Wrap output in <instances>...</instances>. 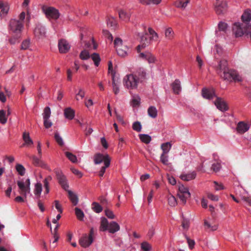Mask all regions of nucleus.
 <instances>
[{"instance_id": "11", "label": "nucleus", "mask_w": 251, "mask_h": 251, "mask_svg": "<svg viewBox=\"0 0 251 251\" xmlns=\"http://www.w3.org/2000/svg\"><path fill=\"white\" fill-rule=\"evenodd\" d=\"M34 33L35 36L38 38H43L46 34L45 28L41 25L38 24L34 29Z\"/></svg>"}, {"instance_id": "48", "label": "nucleus", "mask_w": 251, "mask_h": 251, "mask_svg": "<svg viewBox=\"0 0 251 251\" xmlns=\"http://www.w3.org/2000/svg\"><path fill=\"white\" fill-rule=\"evenodd\" d=\"M141 248L143 251H150L151 249V245L146 241L141 243Z\"/></svg>"}, {"instance_id": "54", "label": "nucleus", "mask_w": 251, "mask_h": 251, "mask_svg": "<svg viewBox=\"0 0 251 251\" xmlns=\"http://www.w3.org/2000/svg\"><path fill=\"white\" fill-rule=\"evenodd\" d=\"M148 31L151 35V37H150V39L151 40H156L158 38V34L157 33L151 28L149 27L148 28Z\"/></svg>"}, {"instance_id": "1", "label": "nucleus", "mask_w": 251, "mask_h": 251, "mask_svg": "<svg viewBox=\"0 0 251 251\" xmlns=\"http://www.w3.org/2000/svg\"><path fill=\"white\" fill-rule=\"evenodd\" d=\"M216 70L217 73L224 80L229 81L234 80L235 82L242 81L241 77L235 70L228 68L227 61L225 59L219 62Z\"/></svg>"}, {"instance_id": "53", "label": "nucleus", "mask_w": 251, "mask_h": 251, "mask_svg": "<svg viewBox=\"0 0 251 251\" xmlns=\"http://www.w3.org/2000/svg\"><path fill=\"white\" fill-rule=\"evenodd\" d=\"M132 128L134 130L140 132L142 129L141 123L139 122H135L133 124Z\"/></svg>"}, {"instance_id": "58", "label": "nucleus", "mask_w": 251, "mask_h": 251, "mask_svg": "<svg viewBox=\"0 0 251 251\" xmlns=\"http://www.w3.org/2000/svg\"><path fill=\"white\" fill-rule=\"evenodd\" d=\"M105 215L109 219H113L115 218V215L113 212L109 209L105 210Z\"/></svg>"}, {"instance_id": "44", "label": "nucleus", "mask_w": 251, "mask_h": 251, "mask_svg": "<svg viewBox=\"0 0 251 251\" xmlns=\"http://www.w3.org/2000/svg\"><path fill=\"white\" fill-rule=\"evenodd\" d=\"M16 169L20 176H23L25 175V169L22 165L20 164H17L16 165Z\"/></svg>"}, {"instance_id": "59", "label": "nucleus", "mask_w": 251, "mask_h": 251, "mask_svg": "<svg viewBox=\"0 0 251 251\" xmlns=\"http://www.w3.org/2000/svg\"><path fill=\"white\" fill-rule=\"evenodd\" d=\"M78 96H79L81 98V99H83L84 97V96H85V91L82 89L80 88L79 89V91H78V93H77L76 95L75 99L77 100H79Z\"/></svg>"}, {"instance_id": "32", "label": "nucleus", "mask_w": 251, "mask_h": 251, "mask_svg": "<svg viewBox=\"0 0 251 251\" xmlns=\"http://www.w3.org/2000/svg\"><path fill=\"white\" fill-rule=\"evenodd\" d=\"M110 163V159H108L107 158H106V159L104 160V166L101 168L99 172L100 176L102 177L103 176L105 172L106 168H108L109 166Z\"/></svg>"}, {"instance_id": "45", "label": "nucleus", "mask_w": 251, "mask_h": 251, "mask_svg": "<svg viewBox=\"0 0 251 251\" xmlns=\"http://www.w3.org/2000/svg\"><path fill=\"white\" fill-rule=\"evenodd\" d=\"M171 144L170 143L167 142L165 143H163L161 145V149L163 151L162 153L167 154L169 152L170 150L171 149Z\"/></svg>"}, {"instance_id": "17", "label": "nucleus", "mask_w": 251, "mask_h": 251, "mask_svg": "<svg viewBox=\"0 0 251 251\" xmlns=\"http://www.w3.org/2000/svg\"><path fill=\"white\" fill-rule=\"evenodd\" d=\"M227 10V3L226 2H222L221 4L217 5L215 7V11L217 14H223Z\"/></svg>"}, {"instance_id": "39", "label": "nucleus", "mask_w": 251, "mask_h": 251, "mask_svg": "<svg viewBox=\"0 0 251 251\" xmlns=\"http://www.w3.org/2000/svg\"><path fill=\"white\" fill-rule=\"evenodd\" d=\"M0 9L3 13L7 14L9 10V6L7 2L0 1Z\"/></svg>"}, {"instance_id": "50", "label": "nucleus", "mask_w": 251, "mask_h": 251, "mask_svg": "<svg viewBox=\"0 0 251 251\" xmlns=\"http://www.w3.org/2000/svg\"><path fill=\"white\" fill-rule=\"evenodd\" d=\"M5 112L3 110H0V122L2 124H5L7 122Z\"/></svg>"}, {"instance_id": "5", "label": "nucleus", "mask_w": 251, "mask_h": 251, "mask_svg": "<svg viewBox=\"0 0 251 251\" xmlns=\"http://www.w3.org/2000/svg\"><path fill=\"white\" fill-rule=\"evenodd\" d=\"M54 172L55 174L56 179L59 184L63 189L65 191H67L69 188V184L66 176L60 170L55 169Z\"/></svg>"}, {"instance_id": "10", "label": "nucleus", "mask_w": 251, "mask_h": 251, "mask_svg": "<svg viewBox=\"0 0 251 251\" xmlns=\"http://www.w3.org/2000/svg\"><path fill=\"white\" fill-rule=\"evenodd\" d=\"M17 183L19 188V194L26 198L27 194L30 193V190L26 187L23 181H18Z\"/></svg>"}, {"instance_id": "13", "label": "nucleus", "mask_w": 251, "mask_h": 251, "mask_svg": "<svg viewBox=\"0 0 251 251\" xmlns=\"http://www.w3.org/2000/svg\"><path fill=\"white\" fill-rule=\"evenodd\" d=\"M214 104L217 108L222 111H226L228 109V107L226 102L220 98H217Z\"/></svg>"}, {"instance_id": "2", "label": "nucleus", "mask_w": 251, "mask_h": 251, "mask_svg": "<svg viewBox=\"0 0 251 251\" xmlns=\"http://www.w3.org/2000/svg\"><path fill=\"white\" fill-rule=\"evenodd\" d=\"M25 17V12H22L19 16V20L11 19L9 24L10 30L17 35L20 34L23 28Z\"/></svg>"}, {"instance_id": "49", "label": "nucleus", "mask_w": 251, "mask_h": 251, "mask_svg": "<svg viewBox=\"0 0 251 251\" xmlns=\"http://www.w3.org/2000/svg\"><path fill=\"white\" fill-rule=\"evenodd\" d=\"M30 44V40L28 39L24 40L21 44V50H25L28 49Z\"/></svg>"}, {"instance_id": "7", "label": "nucleus", "mask_w": 251, "mask_h": 251, "mask_svg": "<svg viewBox=\"0 0 251 251\" xmlns=\"http://www.w3.org/2000/svg\"><path fill=\"white\" fill-rule=\"evenodd\" d=\"M177 196L183 204H185L187 200L190 197L191 194L187 187L182 184H180L178 186Z\"/></svg>"}, {"instance_id": "29", "label": "nucleus", "mask_w": 251, "mask_h": 251, "mask_svg": "<svg viewBox=\"0 0 251 251\" xmlns=\"http://www.w3.org/2000/svg\"><path fill=\"white\" fill-rule=\"evenodd\" d=\"M190 1V0H179L175 3V5L177 8L184 9Z\"/></svg>"}, {"instance_id": "16", "label": "nucleus", "mask_w": 251, "mask_h": 251, "mask_svg": "<svg viewBox=\"0 0 251 251\" xmlns=\"http://www.w3.org/2000/svg\"><path fill=\"white\" fill-rule=\"evenodd\" d=\"M249 128L250 126L248 124L244 122H240L237 125L236 129L239 133L243 134L248 131Z\"/></svg>"}, {"instance_id": "35", "label": "nucleus", "mask_w": 251, "mask_h": 251, "mask_svg": "<svg viewBox=\"0 0 251 251\" xmlns=\"http://www.w3.org/2000/svg\"><path fill=\"white\" fill-rule=\"evenodd\" d=\"M168 204L172 207L175 206L177 204V201L176 198L171 194H169L167 197Z\"/></svg>"}, {"instance_id": "18", "label": "nucleus", "mask_w": 251, "mask_h": 251, "mask_svg": "<svg viewBox=\"0 0 251 251\" xmlns=\"http://www.w3.org/2000/svg\"><path fill=\"white\" fill-rule=\"evenodd\" d=\"M107 158L108 159H110L109 156L108 155H103L100 153L96 154L94 156V162L96 164H100L102 161L104 162V160Z\"/></svg>"}, {"instance_id": "52", "label": "nucleus", "mask_w": 251, "mask_h": 251, "mask_svg": "<svg viewBox=\"0 0 251 251\" xmlns=\"http://www.w3.org/2000/svg\"><path fill=\"white\" fill-rule=\"evenodd\" d=\"M54 138L55 139V141L59 146H62L64 145V142L62 137L59 135V134L57 132L55 133Z\"/></svg>"}, {"instance_id": "28", "label": "nucleus", "mask_w": 251, "mask_h": 251, "mask_svg": "<svg viewBox=\"0 0 251 251\" xmlns=\"http://www.w3.org/2000/svg\"><path fill=\"white\" fill-rule=\"evenodd\" d=\"M109 225V223H108L107 220L105 218L102 217L101 218L100 226V230L101 231H104L108 230Z\"/></svg>"}, {"instance_id": "64", "label": "nucleus", "mask_w": 251, "mask_h": 251, "mask_svg": "<svg viewBox=\"0 0 251 251\" xmlns=\"http://www.w3.org/2000/svg\"><path fill=\"white\" fill-rule=\"evenodd\" d=\"M218 27L220 30L225 31L227 27V24L223 22H220L218 25Z\"/></svg>"}, {"instance_id": "33", "label": "nucleus", "mask_w": 251, "mask_h": 251, "mask_svg": "<svg viewBox=\"0 0 251 251\" xmlns=\"http://www.w3.org/2000/svg\"><path fill=\"white\" fill-rule=\"evenodd\" d=\"M23 138L25 142V144L27 146H30L33 144V141L30 138L28 133L24 132L23 135Z\"/></svg>"}, {"instance_id": "31", "label": "nucleus", "mask_w": 251, "mask_h": 251, "mask_svg": "<svg viewBox=\"0 0 251 251\" xmlns=\"http://www.w3.org/2000/svg\"><path fill=\"white\" fill-rule=\"evenodd\" d=\"M148 113L150 117L155 118L157 115V110L155 107L151 106L148 109Z\"/></svg>"}, {"instance_id": "19", "label": "nucleus", "mask_w": 251, "mask_h": 251, "mask_svg": "<svg viewBox=\"0 0 251 251\" xmlns=\"http://www.w3.org/2000/svg\"><path fill=\"white\" fill-rule=\"evenodd\" d=\"M112 87H113V91L115 95H117L120 91L119 85V82L118 80H116L115 77H114V73L112 72Z\"/></svg>"}, {"instance_id": "42", "label": "nucleus", "mask_w": 251, "mask_h": 251, "mask_svg": "<svg viewBox=\"0 0 251 251\" xmlns=\"http://www.w3.org/2000/svg\"><path fill=\"white\" fill-rule=\"evenodd\" d=\"M75 211L77 218L80 221H83L84 216L83 212L77 207L75 208Z\"/></svg>"}, {"instance_id": "51", "label": "nucleus", "mask_w": 251, "mask_h": 251, "mask_svg": "<svg viewBox=\"0 0 251 251\" xmlns=\"http://www.w3.org/2000/svg\"><path fill=\"white\" fill-rule=\"evenodd\" d=\"M160 161L164 165H168V155L166 153H162L160 156Z\"/></svg>"}, {"instance_id": "15", "label": "nucleus", "mask_w": 251, "mask_h": 251, "mask_svg": "<svg viewBox=\"0 0 251 251\" xmlns=\"http://www.w3.org/2000/svg\"><path fill=\"white\" fill-rule=\"evenodd\" d=\"M93 239L89 238L86 234H85L79 240L80 245L83 248H87L89 247L93 242Z\"/></svg>"}, {"instance_id": "20", "label": "nucleus", "mask_w": 251, "mask_h": 251, "mask_svg": "<svg viewBox=\"0 0 251 251\" xmlns=\"http://www.w3.org/2000/svg\"><path fill=\"white\" fill-rule=\"evenodd\" d=\"M172 87L174 93L178 94L181 90L180 81L178 79H176L172 84Z\"/></svg>"}, {"instance_id": "21", "label": "nucleus", "mask_w": 251, "mask_h": 251, "mask_svg": "<svg viewBox=\"0 0 251 251\" xmlns=\"http://www.w3.org/2000/svg\"><path fill=\"white\" fill-rule=\"evenodd\" d=\"M241 19L242 23H249L251 20V10L249 9L246 10L242 15Z\"/></svg>"}, {"instance_id": "56", "label": "nucleus", "mask_w": 251, "mask_h": 251, "mask_svg": "<svg viewBox=\"0 0 251 251\" xmlns=\"http://www.w3.org/2000/svg\"><path fill=\"white\" fill-rule=\"evenodd\" d=\"M148 55L146 56L147 58L146 59L148 61L149 63H154L156 61V58L154 55H153L151 52L148 54Z\"/></svg>"}, {"instance_id": "40", "label": "nucleus", "mask_w": 251, "mask_h": 251, "mask_svg": "<svg viewBox=\"0 0 251 251\" xmlns=\"http://www.w3.org/2000/svg\"><path fill=\"white\" fill-rule=\"evenodd\" d=\"M92 206V209L97 213H99L102 211V207L97 202H93Z\"/></svg>"}, {"instance_id": "46", "label": "nucleus", "mask_w": 251, "mask_h": 251, "mask_svg": "<svg viewBox=\"0 0 251 251\" xmlns=\"http://www.w3.org/2000/svg\"><path fill=\"white\" fill-rule=\"evenodd\" d=\"M43 119H49L51 115L50 109L49 106L46 107L42 114Z\"/></svg>"}, {"instance_id": "43", "label": "nucleus", "mask_w": 251, "mask_h": 251, "mask_svg": "<svg viewBox=\"0 0 251 251\" xmlns=\"http://www.w3.org/2000/svg\"><path fill=\"white\" fill-rule=\"evenodd\" d=\"M65 155L66 157L73 163H76L77 161V157L76 156L73 154L72 153L66 151L65 152Z\"/></svg>"}, {"instance_id": "3", "label": "nucleus", "mask_w": 251, "mask_h": 251, "mask_svg": "<svg viewBox=\"0 0 251 251\" xmlns=\"http://www.w3.org/2000/svg\"><path fill=\"white\" fill-rule=\"evenodd\" d=\"M139 80L136 75L130 74L126 75L123 79L124 85L128 89H134L137 88Z\"/></svg>"}, {"instance_id": "23", "label": "nucleus", "mask_w": 251, "mask_h": 251, "mask_svg": "<svg viewBox=\"0 0 251 251\" xmlns=\"http://www.w3.org/2000/svg\"><path fill=\"white\" fill-rule=\"evenodd\" d=\"M196 176V173L195 172H193L187 174H182L180 176V178L183 180L188 181L195 179Z\"/></svg>"}, {"instance_id": "27", "label": "nucleus", "mask_w": 251, "mask_h": 251, "mask_svg": "<svg viewBox=\"0 0 251 251\" xmlns=\"http://www.w3.org/2000/svg\"><path fill=\"white\" fill-rule=\"evenodd\" d=\"M67 191L69 199L74 205H76L78 201V197L72 191L70 190H67Z\"/></svg>"}, {"instance_id": "36", "label": "nucleus", "mask_w": 251, "mask_h": 251, "mask_svg": "<svg viewBox=\"0 0 251 251\" xmlns=\"http://www.w3.org/2000/svg\"><path fill=\"white\" fill-rule=\"evenodd\" d=\"M42 191V185L40 183H37L35 185L34 190V194L38 197H40Z\"/></svg>"}, {"instance_id": "9", "label": "nucleus", "mask_w": 251, "mask_h": 251, "mask_svg": "<svg viewBox=\"0 0 251 251\" xmlns=\"http://www.w3.org/2000/svg\"><path fill=\"white\" fill-rule=\"evenodd\" d=\"M232 29L236 37H241L245 34L244 27H243L242 23H235L232 27Z\"/></svg>"}, {"instance_id": "26", "label": "nucleus", "mask_w": 251, "mask_h": 251, "mask_svg": "<svg viewBox=\"0 0 251 251\" xmlns=\"http://www.w3.org/2000/svg\"><path fill=\"white\" fill-rule=\"evenodd\" d=\"M146 72L144 68H139L136 72L134 75H136V78L139 80H142V79L145 78Z\"/></svg>"}, {"instance_id": "6", "label": "nucleus", "mask_w": 251, "mask_h": 251, "mask_svg": "<svg viewBox=\"0 0 251 251\" xmlns=\"http://www.w3.org/2000/svg\"><path fill=\"white\" fill-rule=\"evenodd\" d=\"M42 10L47 18L49 19L57 20L59 17L60 14L58 10L53 7L43 6Z\"/></svg>"}, {"instance_id": "37", "label": "nucleus", "mask_w": 251, "mask_h": 251, "mask_svg": "<svg viewBox=\"0 0 251 251\" xmlns=\"http://www.w3.org/2000/svg\"><path fill=\"white\" fill-rule=\"evenodd\" d=\"M139 138L141 141L145 144H149L151 141V137L147 134H140Z\"/></svg>"}, {"instance_id": "34", "label": "nucleus", "mask_w": 251, "mask_h": 251, "mask_svg": "<svg viewBox=\"0 0 251 251\" xmlns=\"http://www.w3.org/2000/svg\"><path fill=\"white\" fill-rule=\"evenodd\" d=\"M243 27H244L245 34L249 36L251 40V24L249 23H242Z\"/></svg>"}, {"instance_id": "24", "label": "nucleus", "mask_w": 251, "mask_h": 251, "mask_svg": "<svg viewBox=\"0 0 251 251\" xmlns=\"http://www.w3.org/2000/svg\"><path fill=\"white\" fill-rule=\"evenodd\" d=\"M120 229V226L116 222L113 221L109 223V227L108 228L109 232L114 233L119 231Z\"/></svg>"}, {"instance_id": "25", "label": "nucleus", "mask_w": 251, "mask_h": 251, "mask_svg": "<svg viewBox=\"0 0 251 251\" xmlns=\"http://www.w3.org/2000/svg\"><path fill=\"white\" fill-rule=\"evenodd\" d=\"M64 116L69 120H72L75 117V111L70 107H68L64 110Z\"/></svg>"}, {"instance_id": "61", "label": "nucleus", "mask_w": 251, "mask_h": 251, "mask_svg": "<svg viewBox=\"0 0 251 251\" xmlns=\"http://www.w3.org/2000/svg\"><path fill=\"white\" fill-rule=\"evenodd\" d=\"M52 125V123L49 119H44V126L46 128L50 127Z\"/></svg>"}, {"instance_id": "12", "label": "nucleus", "mask_w": 251, "mask_h": 251, "mask_svg": "<svg viewBox=\"0 0 251 251\" xmlns=\"http://www.w3.org/2000/svg\"><path fill=\"white\" fill-rule=\"evenodd\" d=\"M148 34L145 33L141 36V44L137 47V51L140 52L141 49L145 48L149 44L151 39L147 37Z\"/></svg>"}, {"instance_id": "4", "label": "nucleus", "mask_w": 251, "mask_h": 251, "mask_svg": "<svg viewBox=\"0 0 251 251\" xmlns=\"http://www.w3.org/2000/svg\"><path fill=\"white\" fill-rule=\"evenodd\" d=\"M114 44L117 54L119 56L124 57L127 55L128 49L126 46L123 45V41L121 38H116L114 41Z\"/></svg>"}, {"instance_id": "22", "label": "nucleus", "mask_w": 251, "mask_h": 251, "mask_svg": "<svg viewBox=\"0 0 251 251\" xmlns=\"http://www.w3.org/2000/svg\"><path fill=\"white\" fill-rule=\"evenodd\" d=\"M119 16L120 19L127 22L129 21L130 14L125 10L121 9L119 11Z\"/></svg>"}, {"instance_id": "38", "label": "nucleus", "mask_w": 251, "mask_h": 251, "mask_svg": "<svg viewBox=\"0 0 251 251\" xmlns=\"http://www.w3.org/2000/svg\"><path fill=\"white\" fill-rule=\"evenodd\" d=\"M90 56L94 61L95 66H98L100 61V58L99 54L97 53H94Z\"/></svg>"}, {"instance_id": "47", "label": "nucleus", "mask_w": 251, "mask_h": 251, "mask_svg": "<svg viewBox=\"0 0 251 251\" xmlns=\"http://www.w3.org/2000/svg\"><path fill=\"white\" fill-rule=\"evenodd\" d=\"M79 57L82 60H87L90 57V55L88 50H84L80 52Z\"/></svg>"}, {"instance_id": "62", "label": "nucleus", "mask_w": 251, "mask_h": 251, "mask_svg": "<svg viewBox=\"0 0 251 251\" xmlns=\"http://www.w3.org/2000/svg\"><path fill=\"white\" fill-rule=\"evenodd\" d=\"M71 171L73 174L77 176L79 178L83 176L82 173L81 172L75 168H71Z\"/></svg>"}, {"instance_id": "57", "label": "nucleus", "mask_w": 251, "mask_h": 251, "mask_svg": "<svg viewBox=\"0 0 251 251\" xmlns=\"http://www.w3.org/2000/svg\"><path fill=\"white\" fill-rule=\"evenodd\" d=\"M221 165L219 163H214L212 164L211 169L214 172H217L220 171Z\"/></svg>"}, {"instance_id": "14", "label": "nucleus", "mask_w": 251, "mask_h": 251, "mask_svg": "<svg viewBox=\"0 0 251 251\" xmlns=\"http://www.w3.org/2000/svg\"><path fill=\"white\" fill-rule=\"evenodd\" d=\"M202 96L204 98L209 100L216 97L215 90L213 88H203L202 90Z\"/></svg>"}, {"instance_id": "8", "label": "nucleus", "mask_w": 251, "mask_h": 251, "mask_svg": "<svg viewBox=\"0 0 251 251\" xmlns=\"http://www.w3.org/2000/svg\"><path fill=\"white\" fill-rule=\"evenodd\" d=\"M58 47L59 51L61 53L67 52L70 49V45L67 41L65 39H60L58 41Z\"/></svg>"}, {"instance_id": "41", "label": "nucleus", "mask_w": 251, "mask_h": 251, "mask_svg": "<svg viewBox=\"0 0 251 251\" xmlns=\"http://www.w3.org/2000/svg\"><path fill=\"white\" fill-rule=\"evenodd\" d=\"M174 31L172 28L168 27L166 29L165 31V35L166 38L169 40H171L174 37Z\"/></svg>"}, {"instance_id": "63", "label": "nucleus", "mask_w": 251, "mask_h": 251, "mask_svg": "<svg viewBox=\"0 0 251 251\" xmlns=\"http://www.w3.org/2000/svg\"><path fill=\"white\" fill-rule=\"evenodd\" d=\"M187 243L188 244L189 248L191 250L193 249L194 248L195 244V241L193 240H191L188 237H187Z\"/></svg>"}, {"instance_id": "30", "label": "nucleus", "mask_w": 251, "mask_h": 251, "mask_svg": "<svg viewBox=\"0 0 251 251\" xmlns=\"http://www.w3.org/2000/svg\"><path fill=\"white\" fill-rule=\"evenodd\" d=\"M32 163L34 165L38 167H44L46 166L45 163L35 156L32 157Z\"/></svg>"}, {"instance_id": "55", "label": "nucleus", "mask_w": 251, "mask_h": 251, "mask_svg": "<svg viewBox=\"0 0 251 251\" xmlns=\"http://www.w3.org/2000/svg\"><path fill=\"white\" fill-rule=\"evenodd\" d=\"M117 23L116 20L113 18H110L107 20V25L112 27L113 28L115 27L116 26Z\"/></svg>"}, {"instance_id": "60", "label": "nucleus", "mask_w": 251, "mask_h": 251, "mask_svg": "<svg viewBox=\"0 0 251 251\" xmlns=\"http://www.w3.org/2000/svg\"><path fill=\"white\" fill-rule=\"evenodd\" d=\"M103 34L104 35L110 40V41H112L113 40V36L112 34L107 30H103L102 31Z\"/></svg>"}]
</instances>
